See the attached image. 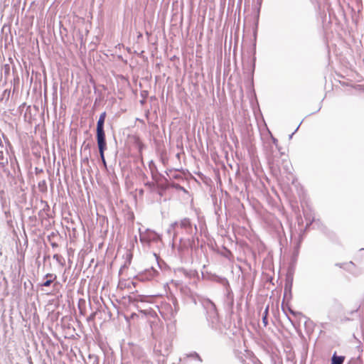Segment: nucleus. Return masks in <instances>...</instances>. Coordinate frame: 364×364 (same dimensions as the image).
<instances>
[{
	"label": "nucleus",
	"mask_w": 364,
	"mask_h": 364,
	"mask_svg": "<svg viewBox=\"0 0 364 364\" xmlns=\"http://www.w3.org/2000/svg\"><path fill=\"white\" fill-rule=\"evenodd\" d=\"M106 117V112H102L99 117L97 124V141L102 144V141H106L105 140V133L104 131V123Z\"/></svg>",
	"instance_id": "obj_1"
},
{
	"label": "nucleus",
	"mask_w": 364,
	"mask_h": 364,
	"mask_svg": "<svg viewBox=\"0 0 364 364\" xmlns=\"http://www.w3.org/2000/svg\"><path fill=\"white\" fill-rule=\"evenodd\" d=\"M97 146H98V149H99V151H100V157L102 161V163L104 164L105 166H106V161L105 159L104 152L107 149V143H106V141H102V144H100V142H97Z\"/></svg>",
	"instance_id": "obj_2"
},
{
	"label": "nucleus",
	"mask_w": 364,
	"mask_h": 364,
	"mask_svg": "<svg viewBox=\"0 0 364 364\" xmlns=\"http://www.w3.org/2000/svg\"><path fill=\"white\" fill-rule=\"evenodd\" d=\"M97 146H98V149H99V151H100V157L102 161V163L104 164L105 166H106V161L105 159L104 152L107 149V143H106V141H102V144H100V142H97Z\"/></svg>",
	"instance_id": "obj_3"
},
{
	"label": "nucleus",
	"mask_w": 364,
	"mask_h": 364,
	"mask_svg": "<svg viewBox=\"0 0 364 364\" xmlns=\"http://www.w3.org/2000/svg\"><path fill=\"white\" fill-rule=\"evenodd\" d=\"M57 278L56 275L53 274H47L46 275V281L41 284V287H49Z\"/></svg>",
	"instance_id": "obj_4"
},
{
	"label": "nucleus",
	"mask_w": 364,
	"mask_h": 364,
	"mask_svg": "<svg viewBox=\"0 0 364 364\" xmlns=\"http://www.w3.org/2000/svg\"><path fill=\"white\" fill-rule=\"evenodd\" d=\"M345 360L344 356H337L336 353L332 357L331 364H343Z\"/></svg>",
	"instance_id": "obj_5"
},
{
	"label": "nucleus",
	"mask_w": 364,
	"mask_h": 364,
	"mask_svg": "<svg viewBox=\"0 0 364 364\" xmlns=\"http://www.w3.org/2000/svg\"><path fill=\"white\" fill-rule=\"evenodd\" d=\"M268 312H269V306H267V308L264 310V315L262 317V322H263L264 326H266L268 324V320H267Z\"/></svg>",
	"instance_id": "obj_6"
},
{
	"label": "nucleus",
	"mask_w": 364,
	"mask_h": 364,
	"mask_svg": "<svg viewBox=\"0 0 364 364\" xmlns=\"http://www.w3.org/2000/svg\"><path fill=\"white\" fill-rule=\"evenodd\" d=\"M181 225L183 226V227L190 226V221L188 220H187V219H184L181 222Z\"/></svg>",
	"instance_id": "obj_7"
},
{
	"label": "nucleus",
	"mask_w": 364,
	"mask_h": 364,
	"mask_svg": "<svg viewBox=\"0 0 364 364\" xmlns=\"http://www.w3.org/2000/svg\"><path fill=\"white\" fill-rule=\"evenodd\" d=\"M289 312H290L292 315H294V316H301V313H300V312H296V311H293V310H291V309H289Z\"/></svg>",
	"instance_id": "obj_8"
},
{
	"label": "nucleus",
	"mask_w": 364,
	"mask_h": 364,
	"mask_svg": "<svg viewBox=\"0 0 364 364\" xmlns=\"http://www.w3.org/2000/svg\"><path fill=\"white\" fill-rule=\"evenodd\" d=\"M4 159V152L2 151H0V164H4V162L2 161Z\"/></svg>",
	"instance_id": "obj_9"
},
{
	"label": "nucleus",
	"mask_w": 364,
	"mask_h": 364,
	"mask_svg": "<svg viewBox=\"0 0 364 364\" xmlns=\"http://www.w3.org/2000/svg\"><path fill=\"white\" fill-rule=\"evenodd\" d=\"M144 145L141 141H139V148L141 150L143 148Z\"/></svg>",
	"instance_id": "obj_10"
}]
</instances>
